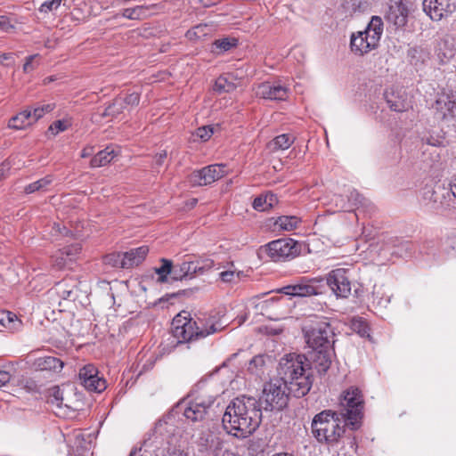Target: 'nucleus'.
Listing matches in <instances>:
<instances>
[{"label": "nucleus", "instance_id": "nucleus-1", "mask_svg": "<svg viewBox=\"0 0 456 456\" xmlns=\"http://www.w3.org/2000/svg\"><path fill=\"white\" fill-rule=\"evenodd\" d=\"M281 380L265 386L263 398L265 409L281 411L287 406L289 393L297 398L305 396L313 384L311 362L304 354H286L279 363Z\"/></svg>", "mask_w": 456, "mask_h": 456}, {"label": "nucleus", "instance_id": "nucleus-2", "mask_svg": "<svg viewBox=\"0 0 456 456\" xmlns=\"http://www.w3.org/2000/svg\"><path fill=\"white\" fill-rule=\"evenodd\" d=\"M262 420L259 402L251 396L234 398L226 407L222 423L226 432L238 438L252 435Z\"/></svg>", "mask_w": 456, "mask_h": 456}, {"label": "nucleus", "instance_id": "nucleus-3", "mask_svg": "<svg viewBox=\"0 0 456 456\" xmlns=\"http://www.w3.org/2000/svg\"><path fill=\"white\" fill-rule=\"evenodd\" d=\"M216 396L205 384L199 383L188 396L180 401L175 408L183 411L185 419L192 423L202 421L212 407Z\"/></svg>", "mask_w": 456, "mask_h": 456}, {"label": "nucleus", "instance_id": "nucleus-4", "mask_svg": "<svg viewBox=\"0 0 456 456\" xmlns=\"http://www.w3.org/2000/svg\"><path fill=\"white\" fill-rule=\"evenodd\" d=\"M346 426L344 419L337 411L325 410L314 417L311 428L318 442L333 445L343 436Z\"/></svg>", "mask_w": 456, "mask_h": 456}, {"label": "nucleus", "instance_id": "nucleus-5", "mask_svg": "<svg viewBox=\"0 0 456 456\" xmlns=\"http://www.w3.org/2000/svg\"><path fill=\"white\" fill-rule=\"evenodd\" d=\"M363 410L364 399L359 387L352 386L341 393L337 412L350 429L357 430L361 427Z\"/></svg>", "mask_w": 456, "mask_h": 456}, {"label": "nucleus", "instance_id": "nucleus-6", "mask_svg": "<svg viewBox=\"0 0 456 456\" xmlns=\"http://www.w3.org/2000/svg\"><path fill=\"white\" fill-rule=\"evenodd\" d=\"M383 34V21L379 16H372L363 31L352 33L350 49L355 54L362 56L379 46Z\"/></svg>", "mask_w": 456, "mask_h": 456}, {"label": "nucleus", "instance_id": "nucleus-7", "mask_svg": "<svg viewBox=\"0 0 456 456\" xmlns=\"http://www.w3.org/2000/svg\"><path fill=\"white\" fill-rule=\"evenodd\" d=\"M214 263L210 259L187 256L181 264L175 265L174 280H191L198 274H203L210 270Z\"/></svg>", "mask_w": 456, "mask_h": 456}, {"label": "nucleus", "instance_id": "nucleus-8", "mask_svg": "<svg viewBox=\"0 0 456 456\" xmlns=\"http://www.w3.org/2000/svg\"><path fill=\"white\" fill-rule=\"evenodd\" d=\"M301 246L292 239H279L265 245L268 256L274 262L284 261L296 257Z\"/></svg>", "mask_w": 456, "mask_h": 456}, {"label": "nucleus", "instance_id": "nucleus-9", "mask_svg": "<svg viewBox=\"0 0 456 456\" xmlns=\"http://www.w3.org/2000/svg\"><path fill=\"white\" fill-rule=\"evenodd\" d=\"M332 338L333 331L327 322L318 323L305 332L306 343L313 350L331 349Z\"/></svg>", "mask_w": 456, "mask_h": 456}, {"label": "nucleus", "instance_id": "nucleus-10", "mask_svg": "<svg viewBox=\"0 0 456 456\" xmlns=\"http://www.w3.org/2000/svg\"><path fill=\"white\" fill-rule=\"evenodd\" d=\"M326 281L337 297L347 298L351 295L352 282L347 269L338 268L330 271Z\"/></svg>", "mask_w": 456, "mask_h": 456}, {"label": "nucleus", "instance_id": "nucleus-11", "mask_svg": "<svg viewBox=\"0 0 456 456\" xmlns=\"http://www.w3.org/2000/svg\"><path fill=\"white\" fill-rule=\"evenodd\" d=\"M196 322L191 318L176 315L172 322L173 336L178 340V343L189 342L193 339H200Z\"/></svg>", "mask_w": 456, "mask_h": 456}, {"label": "nucleus", "instance_id": "nucleus-12", "mask_svg": "<svg viewBox=\"0 0 456 456\" xmlns=\"http://www.w3.org/2000/svg\"><path fill=\"white\" fill-rule=\"evenodd\" d=\"M199 328L200 338H204L211 334L223 330L228 325V319L220 312H214L208 315L197 317L194 320Z\"/></svg>", "mask_w": 456, "mask_h": 456}, {"label": "nucleus", "instance_id": "nucleus-13", "mask_svg": "<svg viewBox=\"0 0 456 456\" xmlns=\"http://www.w3.org/2000/svg\"><path fill=\"white\" fill-rule=\"evenodd\" d=\"M225 175V165L213 164L193 171L190 175V182L194 186H205L221 179Z\"/></svg>", "mask_w": 456, "mask_h": 456}, {"label": "nucleus", "instance_id": "nucleus-14", "mask_svg": "<svg viewBox=\"0 0 456 456\" xmlns=\"http://www.w3.org/2000/svg\"><path fill=\"white\" fill-rule=\"evenodd\" d=\"M423 11L432 20L439 21L456 11V0H423Z\"/></svg>", "mask_w": 456, "mask_h": 456}, {"label": "nucleus", "instance_id": "nucleus-15", "mask_svg": "<svg viewBox=\"0 0 456 456\" xmlns=\"http://www.w3.org/2000/svg\"><path fill=\"white\" fill-rule=\"evenodd\" d=\"M82 385L89 391L101 393L107 387L106 380L99 377L98 370L94 364H86L79 370Z\"/></svg>", "mask_w": 456, "mask_h": 456}, {"label": "nucleus", "instance_id": "nucleus-16", "mask_svg": "<svg viewBox=\"0 0 456 456\" xmlns=\"http://www.w3.org/2000/svg\"><path fill=\"white\" fill-rule=\"evenodd\" d=\"M384 98L391 110L403 112L411 107L409 97L403 88L390 87L387 89Z\"/></svg>", "mask_w": 456, "mask_h": 456}, {"label": "nucleus", "instance_id": "nucleus-17", "mask_svg": "<svg viewBox=\"0 0 456 456\" xmlns=\"http://www.w3.org/2000/svg\"><path fill=\"white\" fill-rule=\"evenodd\" d=\"M256 94L263 99L284 101L288 98L289 88L280 83L265 82L257 86Z\"/></svg>", "mask_w": 456, "mask_h": 456}, {"label": "nucleus", "instance_id": "nucleus-18", "mask_svg": "<svg viewBox=\"0 0 456 456\" xmlns=\"http://www.w3.org/2000/svg\"><path fill=\"white\" fill-rule=\"evenodd\" d=\"M408 14V8L402 0H391L385 18L396 28H403L407 23Z\"/></svg>", "mask_w": 456, "mask_h": 456}, {"label": "nucleus", "instance_id": "nucleus-19", "mask_svg": "<svg viewBox=\"0 0 456 456\" xmlns=\"http://www.w3.org/2000/svg\"><path fill=\"white\" fill-rule=\"evenodd\" d=\"M434 109L442 119L454 118L456 115V95L442 93L437 97Z\"/></svg>", "mask_w": 456, "mask_h": 456}, {"label": "nucleus", "instance_id": "nucleus-20", "mask_svg": "<svg viewBox=\"0 0 456 456\" xmlns=\"http://www.w3.org/2000/svg\"><path fill=\"white\" fill-rule=\"evenodd\" d=\"M314 280H302L299 283L284 286L278 291L288 296L300 297L317 295L319 293L318 288L314 285Z\"/></svg>", "mask_w": 456, "mask_h": 456}, {"label": "nucleus", "instance_id": "nucleus-21", "mask_svg": "<svg viewBox=\"0 0 456 456\" xmlns=\"http://www.w3.org/2000/svg\"><path fill=\"white\" fill-rule=\"evenodd\" d=\"M148 253L147 246H141L123 253V268L128 269L137 266L142 263Z\"/></svg>", "mask_w": 456, "mask_h": 456}, {"label": "nucleus", "instance_id": "nucleus-22", "mask_svg": "<svg viewBox=\"0 0 456 456\" xmlns=\"http://www.w3.org/2000/svg\"><path fill=\"white\" fill-rule=\"evenodd\" d=\"M77 286V281L76 279L66 278L55 284L54 290L62 299L75 300Z\"/></svg>", "mask_w": 456, "mask_h": 456}, {"label": "nucleus", "instance_id": "nucleus-23", "mask_svg": "<svg viewBox=\"0 0 456 456\" xmlns=\"http://www.w3.org/2000/svg\"><path fill=\"white\" fill-rule=\"evenodd\" d=\"M313 361L316 370L325 373L331 363V349L314 350Z\"/></svg>", "mask_w": 456, "mask_h": 456}, {"label": "nucleus", "instance_id": "nucleus-24", "mask_svg": "<svg viewBox=\"0 0 456 456\" xmlns=\"http://www.w3.org/2000/svg\"><path fill=\"white\" fill-rule=\"evenodd\" d=\"M33 364L37 370L56 372L61 371L64 365L61 360L50 355L37 358Z\"/></svg>", "mask_w": 456, "mask_h": 456}, {"label": "nucleus", "instance_id": "nucleus-25", "mask_svg": "<svg viewBox=\"0 0 456 456\" xmlns=\"http://www.w3.org/2000/svg\"><path fill=\"white\" fill-rule=\"evenodd\" d=\"M410 62L417 68L426 64L430 59L428 50L421 47H412L408 51Z\"/></svg>", "mask_w": 456, "mask_h": 456}, {"label": "nucleus", "instance_id": "nucleus-26", "mask_svg": "<svg viewBox=\"0 0 456 456\" xmlns=\"http://www.w3.org/2000/svg\"><path fill=\"white\" fill-rule=\"evenodd\" d=\"M33 124L31 119V110L26 109L16 116L12 117L8 123V126L14 129H24Z\"/></svg>", "mask_w": 456, "mask_h": 456}, {"label": "nucleus", "instance_id": "nucleus-27", "mask_svg": "<svg viewBox=\"0 0 456 456\" xmlns=\"http://www.w3.org/2000/svg\"><path fill=\"white\" fill-rule=\"evenodd\" d=\"M278 200L276 195L273 193H266L265 195H260L256 197L253 200V208L257 211H266L271 209L275 204H277Z\"/></svg>", "mask_w": 456, "mask_h": 456}, {"label": "nucleus", "instance_id": "nucleus-28", "mask_svg": "<svg viewBox=\"0 0 456 456\" xmlns=\"http://www.w3.org/2000/svg\"><path fill=\"white\" fill-rule=\"evenodd\" d=\"M295 137L289 134H282L276 136L268 143V147L273 151H284L290 147L294 142Z\"/></svg>", "mask_w": 456, "mask_h": 456}, {"label": "nucleus", "instance_id": "nucleus-29", "mask_svg": "<svg viewBox=\"0 0 456 456\" xmlns=\"http://www.w3.org/2000/svg\"><path fill=\"white\" fill-rule=\"evenodd\" d=\"M115 156L116 152L114 151V150L110 149V147H107L93 157L90 165L92 167H100L106 166L114 159Z\"/></svg>", "mask_w": 456, "mask_h": 456}, {"label": "nucleus", "instance_id": "nucleus-30", "mask_svg": "<svg viewBox=\"0 0 456 456\" xmlns=\"http://www.w3.org/2000/svg\"><path fill=\"white\" fill-rule=\"evenodd\" d=\"M126 110L127 109L124 104V102L118 96L110 105H108V107H106L101 116L102 118H117Z\"/></svg>", "mask_w": 456, "mask_h": 456}, {"label": "nucleus", "instance_id": "nucleus-31", "mask_svg": "<svg viewBox=\"0 0 456 456\" xmlns=\"http://www.w3.org/2000/svg\"><path fill=\"white\" fill-rule=\"evenodd\" d=\"M0 324L12 332L19 330L21 327V322L18 319L17 315L9 311L0 313Z\"/></svg>", "mask_w": 456, "mask_h": 456}, {"label": "nucleus", "instance_id": "nucleus-32", "mask_svg": "<svg viewBox=\"0 0 456 456\" xmlns=\"http://www.w3.org/2000/svg\"><path fill=\"white\" fill-rule=\"evenodd\" d=\"M301 223V218L297 216H279L274 224L280 230L290 232L297 228Z\"/></svg>", "mask_w": 456, "mask_h": 456}, {"label": "nucleus", "instance_id": "nucleus-33", "mask_svg": "<svg viewBox=\"0 0 456 456\" xmlns=\"http://www.w3.org/2000/svg\"><path fill=\"white\" fill-rule=\"evenodd\" d=\"M368 3L361 0H345L341 4L345 17L352 16L356 12H363Z\"/></svg>", "mask_w": 456, "mask_h": 456}, {"label": "nucleus", "instance_id": "nucleus-34", "mask_svg": "<svg viewBox=\"0 0 456 456\" xmlns=\"http://www.w3.org/2000/svg\"><path fill=\"white\" fill-rule=\"evenodd\" d=\"M160 262L161 265L155 268V272L159 275L157 281L160 283L167 281L168 274H171L174 280L175 265H173L172 261L167 258H161Z\"/></svg>", "mask_w": 456, "mask_h": 456}, {"label": "nucleus", "instance_id": "nucleus-35", "mask_svg": "<svg viewBox=\"0 0 456 456\" xmlns=\"http://www.w3.org/2000/svg\"><path fill=\"white\" fill-rule=\"evenodd\" d=\"M53 177L51 175H48L36 182H33L28 184L24 188V192L27 194H30L39 191H45L46 188L53 183Z\"/></svg>", "mask_w": 456, "mask_h": 456}, {"label": "nucleus", "instance_id": "nucleus-36", "mask_svg": "<svg viewBox=\"0 0 456 456\" xmlns=\"http://www.w3.org/2000/svg\"><path fill=\"white\" fill-rule=\"evenodd\" d=\"M351 329L361 337H370V328L367 322L361 317H354L351 320Z\"/></svg>", "mask_w": 456, "mask_h": 456}, {"label": "nucleus", "instance_id": "nucleus-37", "mask_svg": "<svg viewBox=\"0 0 456 456\" xmlns=\"http://www.w3.org/2000/svg\"><path fill=\"white\" fill-rule=\"evenodd\" d=\"M236 86L234 83L228 81L227 77L220 76L216 78L213 86L214 91L218 94L230 93L235 90Z\"/></svg>", "mask_w": 456, "mask_h": 456}, {"label": "nucleus", "instance_id": "nucleus-38", "mask_svg": "<svg viewBox=\"0 0 456 456\" xmlns=\"http://www.w3.org/2000/svg\"><path fill=\"white\" fill-rule=\"evenodd\" d=\"M373 302L381 307H387L390 303V296L386 295L381 287L374 286L372 292Z\"/></svg>", "mask_w": 456, "mask_h": 456}, {"label": "nucleus", "instance_id": "nucleus-39", "mask_svg": "<svg viewBox=\"0 0 456 456\" xmlns=\"http://www.w3.org/2000/svg\"><path fill=\"white\" fill-rule=\"evenodd\" d=\"M279 300L274 297L267 298L265 300L260 301L256 305V308L260 310V313L263 315H267L270 319H277V317H273L271 315L270 308Z\"/></svg>", "mask_w": 456, "mask_h": 456}, {"label": "nucleus", "instance_id": "nucleus-40", "mask_svg": "<svg viewBox=\"0 0 456 456\" xmlns=\"http://www.w3.org/2000/svg\"><path fill=\"white\" fill-rule=\"evenodd\" d=\"M103 262L112 267L123 268V253L113 252L103 257Z\"/></svg>", "mask_w": 456, "mask_h": 456}, {"label": "nucleus", "instance_id": "nucleus-41", "mask_svg": "<svg viewBox=\"0 0 456 456\" xmlns=\"http://www.w3.org/2000/svg\"><path fill=\"white\" fill-rule=\"evenodd\" d=\"M62 255H65V256L69 259V261L72 262L74 261L77 256L79 255L81 251V246L78 243L69 245L63 248Z\"/></svg>", "mask_w": 456, "mask_h": 456}, {"label": "nucleus", "instance_id": "nucleus-42", "mask_svg": "<svg viewBox=\"0 0 456 456\" xmlns=\"http://www.w3.org/2000/svg\"><path fill=\"white\" fill-rule=\"evenodd\" d=\"M348 201L352 207H361L367 205V200L362 197L357 191L352 190L348 195Z\"/></svg>", "mask_w": 456, "mask_h": 456}, {"label": "nucleus", "instance_id": "nucleus-43", "mask_svg": "<svg viewBox=\"0 0 456 456\" xmlns=\"http://www.w3.org/2000/svg\"><path fill=\"white\" fill-rule=\"evenodd\" d=\"M143 14V8L142 6H136L134 8H126L122 12V16L128 20H140Z\"/></svg>", "mask_w": 456, "mask_h": 456}, {"label": "nucleus", "instance_id": "nucleus-44", "mask_svg": "<svg viewBox=\"0 0 456 456\" xmlns=\"http://www.w3.org/2000/svg\"><path fill=\"white\" fill-rule=\"evenodd\" d=\"M119 98H121V101L124 102V104L126 105V109L137 106L140 102V94L138 93H131L128 94L118 95Z\"/></svg>", "mask_w": 456, "mask_h": 456}, {"label": "nucleus", "instance_id": "nucleus-45", "mask_svg": "<svg viewBox=\"0 0 456 456\" xmlns=\"http://www.w3.org/2000/svg\"><path fill=\"white\" fill-rule=\"evenodd\" d=\"M70 126L71 123L69 120H56L49 126V131H52L53 134H57L67 130Z\"/></svg>", "mask_w": 456, "mask_h": 456}, {"label": "nucleus", "instance_id": "nucleus-46", "mask_svg": "<svg viewBox=\"0 0 456 456\" xmlns=\"http://www.w3.org/2000/svg\"><path fill=\"white\" fill-rule=\"evenodd\" d=\"M69 259L65 256V255H62V250L60 249L53 256V264L54 266H56L58 269H62L66 267L69 263Z\"/></svg>", "mask_w": 456, "mask_h": 456}, {"label": "nucleus", "instance_id": "nucleus-47", "mask_svg": "<svg viewBox=\"0 0 456 456\" xmlns=\"http://www.w3.org/2000/svg\"><path fill=\"white\" fill-rule=\"evenodd\" d=\"M236 42V39L230 40L228 38H224L215 41L214 45L216 48L220 49L221 51L226 52L232 49L233 46H235Z\"/></svg>", "mask_w": 456, "mask_h": 456}, {"label": "nucleus", "instance_id": "nucleus-48", "mask_svg": "<svg viewBox=\"0 0 456 456\" xmlns=\"http://www.w3.org/2000/svg\"><path fill=\"white\" fill-rule=\"evenodd\" d=\"M51 402L53 403H55L57 404L58 406H61V403H62V401H63V393L62 391L60 389L59 387H53L52 389H51Z\"/></svg>", "mask_w": 456, "mask_h": 456}, {"label": "nucleus", "instance_id": "nucleus-49", "mask_svg": "<svg viewBox=\"0 0 456 456\" xmlns=\"http://www.w3.org/2000/svg\"><path fill=\"white\" fill-rule=\"evenodd\" d=\"M60 7L59 4L53 2V0L45 1L38 8L41 13H48L52 11H55Z\"/></svg>", "mask_w": 456, "mask_h": 456}, {"label": "nucleus", "instance_id": "nucleus-50", "mask_svg": "<svg viewBox=\"0 0 456 456\" xmlns=\"http://www.w3.org/2000/svg\"><path fill=\"white\" fill-rule=\"evenodd\" d=\"M213 134V128L210 126H201L196 131V135L203 141H208Z\"/></svg>", "mask_w": 456, "mask_h": 456}, {"label": "nucleus", "instance_id": "nucleus-51", "mask_svg": "<svg viewBox=\"0 0 456 456\" xmlns=\"http://www.w3.org/2000/svg\"><path fill=\"white\" fill-rule=\"evenodd\" d=\"M39 57V54L29 55L26 58L25 63L23 64V71L29 73L37 68V64L34 63V60Z\"/></svg>", "mask_w": 456, "mask_h": 456}, {"label": "nucleus", "instance_id": "nucleus-52", "mask_svg": "<svg viewBox=\"0 0 456 456\" xmlns=\"http://www.w3.org/2000/svg\"><path fill=\"white\" fill-rule=\"evenodd\" d=\"M14 26L11 23L10 19L6 16H0V29L4 32H11Z\"/></svg>", "mask_w": 456, "mask_h": 456}, {"label": "nucleus", "instance_id": "nucleus-53", "mask_svg": "<svg viewBox=\"0 0 456 456\" xmlns=\"http://www.w3.org/2000/svg\"><path fill=\"white\" fill-rule=\"evenodd\" d=\"M239 273H235L233 271H224L220 273V279L224 282H232L235 277H238Z\"/></svg>", "mask_w": 456, "mask_h": 456}, {"label": "nucleus", "instance_id": "nucleus-54", "mask_svg": "<svg viewBox=\"0 0 456 456\" xmlns=\"http://www.w3.org/2000/svg\"><path fill=\"white\" fill-rule=\"evenodd\" d=\"M214 456H235V454L230 450L224 448L223 444L219 443L215 450Z\"/></svg>", "mask_w": 456, "mask_h": 456}, {"label": "nucleus", "instance_id": "nucleus-55", "mask_svg": "<svg viewBox=\"0 0 456 456\" xmlns=\"http://www.w3.org/2000/svg\"><path fill=\"white\" fill-rule=\"evenodd\" d=\"M30 110H31V119H32L33 123L37 122V120H39L41 118H43L45 116V113L43 112V110H41V108L39 106H35L34 108H32Z\"/></svg>", "mask_w": 456, "mask_h": 456}, {"label": "nucleus", "instance_id": "nucleus-56", "mask_svg": "<svg viewBox=\"0 0 456 456\" xmlns=\"http://www.w3.org/2000/svg\"><path fill=\"white\" fill-rule=\"evenodd\" d=\"M10 168L11 165L9 162L4 161L0 165V181L6 177Z\"/></svg>", "mask_w": 456, "mask_h": 456}, {"label": "nucleus", "instance_id": "nucleus-57", "mask_svg": "<svg viewBox=\"0 0 456 456\" xmlns=\"http://www.w3.org/2000/svg\"><path fill=\"white\" fill-rule=\"evenodd\" d=\"M263 364H264V358H263V356L257 355V356H255L254 358H252L250 360L248 369L252 370L253 366L257 367V366H261Z\"/></svg>", "mask_w": 456, "mask_h": 456}, {"label": "nucleus", "instance_id": "nucleus-58", "mask_svg": "<svg viewBox=\"0 0 456 456\" xmlns=\"http://www.w3.org/2000/svg\"><path fill=\"white\" fill-rule=\"evenodd\" d=\"M11 379V375L9 372L4 370H0V387L6 385Z\"/></svg>", "mask_w": 456, "mask_h": 456}, {"label": "nucleus", "instance_id": "nucleus-59", "mask_svg": "<svg viewBox=\"0 0 456 456\" xmlns=\"http://www.w3.org/2000/svg\"><path fill=\"white\" fill-rule=\"evenodd\" d=\"M167 154L166 151H162L156 154L155 156V163L157 166H161L166 159Z\"/></svg>", "mask_w": 456, "mask_h": 456}, {"label": "nucleus", "instance_id": "nucleus-60", "mask_svg": "<svg viewBox=\"0 0 456 456\" xmlns=\"http://www.w3.org/2000/svg\"><path fill=\"white\" fill-rule=\"evenodd\" d=\"M93 153H94V147L87 146L82 150L80 156H81V158L86 159V158L90 157Z\"/></svg>", "mask_w": 456, "mask_h": 456}, {"label": "nucleus", "instance_id": "nucleus-61", "mask_svg": "<svg viewBox=\"0 0 456 456\" xmlns=\"http://www.w3.org/2000/svg\"><path fill=\"white\" fill-rule=\"evenodd\" d=\"M41 110H43V112L45 113V115L46 113H50L51 111H53L55 108V103H46V104H43V105H38Z\"/></svg>", "mask_w": 456, "mask_h": 456}, {"label": "nucleus", "instance_id": "nucleus-62", "mask_svg": "<svg viewBox=\"0 0 456 456\" xmlns=\"http://www.w3.org/2000/svg\"><path fill=\"white\" fill-rule=\"evenodd\" d=\"M220 0H200V4L204 6V7H210L214 4H216L217 3H219Z\"/></svg>", "mask_w": 456, "mask_h": 456}, {"label": "nucleus", "instance_id": "nucleus-63", "mask_svg": "<svg viewBox=\"0 0 456 456\" xmlns=\"http://www.w3.org/2000/svg\"><path fill=\"white\" fill-rule=\"evenodd\" d=\"M167 456H188L187 453L183 452L181 450H173L171 452H168Z\"/></svg>", "mask_w": 456, "mask_h": 456}, {"label": "nucleus", "instance_id": "nucleus-64", "mask_svg": "<svg viewBox=\"0 0 456 456\" xmlns=\"http://www.w3.org/2000/svg\"><path fill=\"white\" fill-rule=\"evenodd\" d=\"M450 191L452 195L456 198V176L452 178L450 183Z\"/></svg>", "mask_w": 456, "mask_h": 456}]
</instances>
